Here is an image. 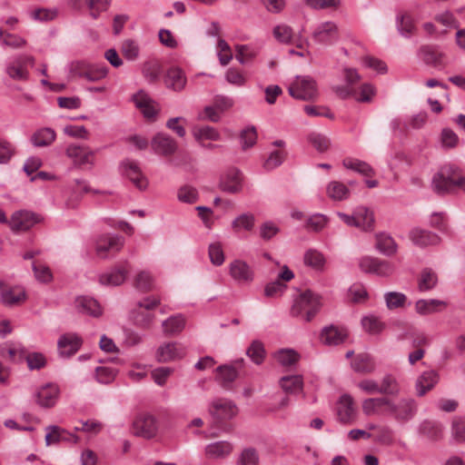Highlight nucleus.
Here are the masks:
<instances>
[{"instance_id":"ddd939ff","label":"nucleus","mask_w":465,"mask_h":465,"mask_svg":"<svg viewBox=\"0 0 465 465\" xmlns=\"http://www.w3.org/2000/svg\"><path fill=\"white\" fill-rule=\"evenodd\" d=\"M121 172L139 190H145L148 186L147 178L142 173L138 163L133 160H125L121 163Z\"/></svg>"},{"instance_id":"6e6552de","label":"nucleus","mask_w":465,"mask_h":465,"mask_svg":"<svg viewBox=\"0 0 465 465\" xmlns=\"http://www.w3.org/2000/svg\"><path fill=\"white\" fill-rule=\"evenodd\" d=\"M358 264L361 272L379 277H389L395 270L394 265L391 262L371 256L360 258Z\"/></svg>"},{"instance_id":"a19ab883","label":"nucleus","mask_w":465,"mask_h":465,"mask_svg":"<svg viewBox=\"0 0 465 465\" xmlns=\"http://www.w3.org/2000/svg\"><path fill=\"white\" fill-rule=\"evenodd\" d=\"M376 249L385 256H392L398 251V244L389 234L380 233L376 235Z\"/></svg>"},{"instance_id":"49530a36","label":"nucleus","mask_w":465,"mask_h":465,"mask_svg":"<svg viewBox=\"0 0 465 465\" xmlns=\"http://www.w3.org/2000/svg\"><path fill=\"white\" fill-rule=\"evenodd\" d=\"M246 355L256 365L262 364L266 356L263 343L258 340L252 341L246 350Z\"/></svg>"},{"instance_id":"f8f14e48","label":"nucleus","mask_w":465,"mask_h":465,"mask_svg":"<svg viewBox=\"0 0 465 465\" xmlns=\"http://www.w3.org/2000/svg\"><path fill=\"white\" fill-rule=\"evenodd\" d=\"M27 300V292L22 285L5 287L0 292V302L5 307H17Z\"/></svg>"},{"instance_id":"c9c22d12","label":"nucleus","mask_w":465,"mask_h":465,"mask_svg":"<svg viewBox=\"0 0 465 465\" xmlns=\"http://www.w3.org/2000/svg\"><path fill=\"white\" fill-rule=\"evenodd\" d=\"M232 451V445L226 440H221L210 443L205 446L204 452L209 459H223L231 454Z\"/></svg>"},{"instance_id":"ea45409f","label":"nucleus","mask_w":465,"mask_h":465,"mask_svg":"<svg viewBox=\"0 0 465 465\" xmlns=\"http://www.w3.org/2000/svg\"><path fill=\"white\" fill-rule=\"evenodd\" d=\"M275 361L283 368L291 369L300 360V354L292 349H281L274 352Z\"/></svg>"},{"instance_id":"bb28decb","label":"nucleus","mask_w":465,"mask_h":465,"mask_svg":"<svg viewBox=\"0 0 465 465\" xmlns=\"http://www.w3.org/2000/svg\"><path fill=\"white\" fill-rule=\"evenodd\" d=\"M133 100L143 116H156L160 113L159 104L143 91L135 94Z\"/></svg>"},{"instance_id":"0e129e2a","label":"nucleus","mask_w":465,"mask_h":465,"mask_svg":"<svg viewBox=\"0 0 465 465\" xmlns=\"http://www.w3.org/2000/svg\"><path fill=\"white\" fill-rule=\"evenodd\" d=\"M121 52L124 58L130 61H134L139 56L140 48L135 41L127 39L122 43Z\"/></svg>"},{"instance_id":"39448f33","label":"nucleus","mask_w":465,"mask_h":465,"mask_svg":"<svg viewBox=\"0 0 465 465\" xmlns=\"http://www.w3.org/2000/svg\"><path fill=\"white\" fill-rule=\"evenodd\" d=\"M44 222V217L30 210H18L11 215L8 225L12 232L18 233L26 232L35 225Z\"/></svg>"},{"instance_id":"1a4fd4ad","label":"nucleus","mask_w":465,"mask_h":465,"mask_svg":"<svg viewBox=\"0 0 465 465\" xmlns=\"http://www.w3.org/2000/svg\"><path fill=\"white\" fill-rule=\"evenodd\" d=\"M291 96L300 100H311L318 94L317 84L310 76H297L289 86Z\"/></svg>"},{"instance_id":"3c124183","label":"nucleus","mask_w":465,"mask_h":465,"mask_svg":"<svg viewBox=\"0 0 465 465\" xmlns=\"http://www.w3.org/2000/svg\"><path fill=\"white\" fill-rule=\"evenodd\" d=\"M384 301L389 310H397L406 306L408 298L402 292H388L384 293Z\"/></svg>"},{"instance_id":"393cba45","label":"nucleus","mask_w":465,"mask_h":465,"mask_svg":"<svg viewBox=\"0 0 465 465\" xmlns=\"http://www.w3.org/2000/svg\"><path fill=\"white\" fill-rule=\"evenodd\" d=\"M153 151L160 155L169 156L173 154L177 150L176 142L170 136L159 133L152 140Z\"/></svg>"},{"instance_id":"f704fd0d","label":"nucleus","mask_w":465,"mask_h":465,"mask_svg":"<svg viewBox=\"0 0 465 465\" xmlns=\"http://www.w3.org/2000/svg\"><path fill=\"white\" fill-rule=\"evenodd\" d=\"M303 262L316 272H322L325 269L327 260L321 251L310 248L304 252Z\"/></svg>"},{"instance_id":"5701e85b","label":"nucleus","mask_w":465,"mask_h":465,"mask_svg":"<svg viewBox=\"0 0 465 465\" xmlns=\"http://www.w3.org/2000/svg\"><path fill=\"white\" fill-rule=\"evenodd\" d=\"M35 59L32 55L20 54L16 56L6 67V74L15 80H25L28 72L25 69L26 64H33Z\"/></svg>"},{"instance_id":"bf43d9fd","label":"nucleus","mask_w":465,"mask_h":465,"mask_svg":"<svg viewBox=\"0 0 465 465\" xmlns=\"http://www.w3.org/2000/svg\"><path fill=\"white\" fill-rule=\"evenodd\" d=\"M329 218L325 214L322 213H314L311 215L307 222L306 226L309 230L319 232L322 231L328 224Z\"/></svg>"},{"instance_id":"e433bc0d","label":"nucleus","mask_w":465,"mask_h":465,"mask_svg":"<svg viewBox=\"0 0 465 465\" xmlns=\"http://www.w3.org/2000/svg\"><path fill=\"white\" fill-rule=\"evenodd\" d=\"M75 307L82 312L94 317H98L102 314V308L99 302L89 296H79L75 299Z\"/></svg>"},{"instance_id":"c85d7f7f","label":"nucleus","mask_w":465,"mask_h":465,"mask_svg":"<svg viewBox=\"0 0 465 465\" xmlns=\"http://www.w3.org/2000/svg\"><path fill=\"white\" fill-rule=\"evenodd\" d=\"M448 306V302L439 299H420L415 302V312L420 315H430L441 312Z\"/></svg>"},{"instance_id":"20e7f679","label":"nucleus","mask_w":465,"mask_h":465,"mask_svg":"<svg viewBox=\"0 0 465 465\" xmlns=\"http://www.w3.org/2000/svg\"><path fill=\"white\" fill-rule=\"evenodd\" d=\"M416 401L408 397L389 398L386 407V416L391 417L400 424L411 420L417 413Z\"/></svg>"},{"instance_id":"6e6d98bb","label":"nucleus","mask_w":465,"mask_h":465,"mask_svg":"<svg viewBox=\"0 0 465 465\" xmlns=\"http://www.w3.org/2000/svg\"><path fill=\"white\" fill-rule=\"evenodd\" d=\"M257 131L254 126H247L240 133V144L242 150L252 148L257 142Z\"/></svg>"},{"instance_id":"8fccbe9b","label":"nucleus","mask_w":465,"mask_h":465,"mask_svg":"<svg viewBox=\"0 0 465 465\" xmlns=\"http://www.w3.org/2000/svg\"><path fill=\"white\" fill-rule=\"evenodd\" d=\"M55 139V133L51 128H41L37 130L31 138L35 146L41 147L52 143Z\"/></svg>"},{"instance_id":"f257e3e1","label":"nucleus","mask_w":465,"mask_h":465,"mask_svg":"<svg viewBox=\"0 0 465 465\" xmlns=\"http://www.w3.org/2000/svg\"><path fill=\"white\" fill-rule=\"evenodd\" d=\"M432 188L439 194L465 192V178L460 176L459 170L452 164H445L432 177Z\"/></svg>"},{"instance_id":"7c9ffc66","label":"nucleus","mask_w":465,"mask_h":465,"mask_svg":"<svg viewBox=\"0 0 465 465\" xmlns=\"http://www.w3.org/2000/svg\"><path fill=\"white\" fill-rule=\"evenodd\" d=\"M439 381V374L433 370L423 371L417 379L415 387L417 394L423 396L430 391Z\"/></svg>"},{"instance_id":"a878e982","label":"nucleus","mask_w":465,"mask_h":465,"mask_svg":"<svg viewBox=\"0 0 465 465\" xmlns=\"http://www.w3.org/2000/svg\"><path fill=\"white\" fill-rule=\"evenodd\" d=\"M46 434H45V444L47 446H50L52 444H55L60 441H67V442H73L76 443L79 440L78 436H76L74 433H71L64 429L51 425L46 427L45 429Z\"/></svg>"},{"instance_id":"13d9d810","label":"nucleus","mask_w":465,"mask_h":465,"mask_svg":"<svg viewBox=\"0 0 465 465\" xmlns=\"http://www.w3.org/2000/svg\"><path fill=\"white\" fill-rule=\"evenodd\" d=\"M361 326L365 331L371 334L380 333L384 328V324L378 317L374 315H367L362 317Z\"/></svg>"},{"instance_id":"4d7b16f0","label":"nucleus","mask_w":465,"mask_h":465,"mask_svg":"<svg viewBox=\"0 0 465 465\" xmlns=\"http://www.w3.org/2000/svg\"><path fill=\"white\" fill-rule=\"evenodd\" d=\"M208 255L210 258V262L214 266H221L225 260V255L222 243L220 242H214L210 243L208 247Z\"/></svg>"},{"instance_id":"412c9836","label":"nucleus","mask_w":465,"mask_h":465,"mask_svg":"<svg viewBox=\"0 0 465 465\" xmlns=\"http://www.w3.org/2000/svg\"><path fill=\"white\" fill-rule=\"evenodd\" d=\"M336 412L338 420L343 424H351L356 418V410L354 407V401L349 394H343L340 397Z\"/></svg>"},{"instance_id":"338daca9","label":"nucleus","mask_w":465,"mask_h":465,"mask_svg":"<svg viewBox=\"0 0 465 465\" xmlns=\"http://www.w3.org/2000/svg\"><path fill=\"white\" fill-rule=\"evenodd\" d=\"M178 200L185 203H193L199 198V193L196 188L191 185H183L178 190Z\"/></svg>"},{"instance_id":"0eeeda50","label":"nucleus","mask_w":465,"mask_h":465,"mask_svg":"<svg viewBox=\"0 0 465 465\" xmlns=\"http://www.w3.org/2000/svg\"><path fill=\"white\" fill-rule=\"evenodd\" d=\"M124 244V239L120 235L114 233L103 234L98 237L95 242L96 255L101 259H109L119 252Z\"/></svg>"},{"instance_id":"9d476101","label":"nucleus","mask_w":465,"mask_h":465,"mask_svg":"<svg viewBox=\"0 0 465 465\" xmlns=\"http://www.w3.org/2000/svg\"><path fill=\"white\" fill-rule=\"evenodd\" d=\"M186 355L185 346L178 341H163L155 351V360L160 363L182 360Z\"/></svg>"},{"instance_id":"f3484780","label":"nucleus","mask_w":465,"mask_h":465,"mask_svg":"<svg viewBox=\"0 0 465 465\" xmlns=\"http://www.w3.org/2000/svg\"><path fill=\"white\" fill-rule=\"evenodd\" d=\"M134 434L146 439L153 438L157 431V421L154 416L149 413L139 415L134 421Z\"/></svg>"},{"instance_id":"5fc2aeb1","label":"nucleus","mask_w":465,"mask_h":465,"mask_svg":"<svg viewBox=\"0 0 465 465\" xmlns=\"http://www.w3.org/2000/svg\"><path fill=\"white\" fill-rule=\"evenodd\" d=\"M216 371L217 379L223 387H229L238 375L236 369L231 365L220 366Z\"/></svg>"},{"instance_id":"052dcab7","label":"nucleus","mask_w":465,"mask_h":465,"mask_svg":"<svg viewBox=\"0 0 465 465\" xmlns=\"http://www.w3.org/2000/svg\"><path fill=\"white\" fill-rule=\"evenodd\" d=\"M117 370L109 366H99L95 369V379L99 383L109 384L116 377Z\"/></svg>"},{"instance_id":"58836bf2","label":"nucleus","mask_w":465,"mask_h":465,"mask_svg":"<svg viewBox=\"0 0 465 465\" xmlns=\"http://www.w3.org/2000/svg\"><path fill=\"white\" fill-rule=\"evenodd\" d=\"M255 215L250 212L237 215L232 222V229L235 233L251 232L255 226Z\"/></svg>"},{"instance_id":"de8ad7c7","label":"nucleus","mask_w":465,"mask_h":465,"mask_svg":"<svg viewBox=\"0 0 465 465\" xmlns=\"http://www.w3.org/2000/svg\"><path fill=\"white\" fill-rule=\"evenodd\" d=\"M163 332L173 335L181 332L185 326V320L182 315L171 316L163 322Z\"/></svg>"},{"instance_id":"774afa93","label":"nucleus","mask_w":465,"mask_h":465,"mask_svg":"<svg viewBox=\"0 0 465 465\" xmlns=\"http://www.w3.org/2000/svg\"><path fill=\"white\" fill-rule=\"evenodd\" d=\"M280 232V227L272 221H266L260 226L259 234L264 241H270Z\"/></svg>"},{"instance_id":"dca6fc26","label":"nucleus","mask_w":465,"mask_h":465,"mask_svg":"<svg viewBox=\"0 0 465 465\" xmlns=\"http://www.w3.org/2000/svg\"><path fill=\"white\" fill-rule=\"evenodd\" d=\"M409 236L411 242L420 248L438 246L441 243L440 235L419 227L413 228Z\"/></svg>"},{"instance_id":"4c0bfd02","label":"nucleus","mask_w":465,"mask_h":465,"mask_svg":"<svg viewBox=\"0 0 465 465\" xmlns=\"http://www.w3.org/2000/svg\"><path fill=\"white\" fill-rule=\"evenodd\" d=\"M355 219L356 228H359L364 232H371L374 226V215L373 213L367 207L359 206L355 208Z\"/></svg>"},{"instance_id":"69168bd1","label":"nucleus","mask_w":465,"mask_h":465,"mask_svg":"<svg viewBox=\"0 0 465 465\" xmlns=\"http://www.w3.org/2000/svg\"><path fill=\"white\" fill-rule=\"evenodd\" d=\"M397 27L404 36H410L414 30V24L411 16L408 14H401L397 16Z\"/></svg>"},{"instance_id":"79ce46f5","label":"nucleus","mask_w":465,"mask_h":465,"mask_svg":"<svg viewBox=\"0 0 465 465\" xmlns=\"http://www.w3.org/2000/svg\"><path fill=\"white\" fill-rule=\"evenodd\" d=\"M25 353L26 350L21 343H9L0 348V356L14 362L25 359Z\"/></svg>"},{"instance_id":"2eb2a0df","label":"nucleus","mask_w":465,"mask_h":465,"mask_svg":"<svg viewBox=\"0 0 465 465\" xmlns=\"http://www.w3.org/2000/svg\"><path fill=\"white\" fill-rule=\"evenodd\" d=\"M129 272L128 263L115 266L98 275V281L104 286H119L124 282Z\"/></svg>"},{"instance_id":"c756f323","label":"nucleus","mask_w":465,"mask_h":465,"mask_svg":"<svg viewBox=\"0 0 465 465\" xmlns=\"http://www.w3.org/2000/svg\"><path fill=\"white\" fill-rule=\"evenodd\" d=\"M388 397H376L365 399L361 403L362 412L364 415L371 416H386V407Z\"/></svg>"},{"instance_id":"c03bdc74","label":"nucleus","mask_w":465,"mask_h":465,"mask_svg":"<svg viewBox=\"0 0 465 465\" xmlns=\"http://www.w3.org/2000/svg\"><path fill=\"white\" fill-rule=\"evenodd\" d=\"M351 367L357 372L371 373L375 370V362L369 354L360 353L352 361Z\"/></svg>"},{"instance_id":"7ed1b4c3","label":"nucleus","mask_w":465,"mask_h":465,"mask_svg":"<svg viewBox=\"0 0 465 465\" xmlns=\"http://www.w3.org/2000/svg\"><path fill=\"white\" fill-rule=\"evenodd\" d=\"M161 300L157 296L150 295L138 301L130 312V319L140 328H150L155 313L154 310L160 305Z\"/></svg>"},{"instance_id":"4468645a","label":"nucleus","mask_w":465,"mask_h":465,"mask_svg":"<svg viewBox=\"0 0 465 465\" xmlns=\"http://www.w3.org/2000/svg\"><path fill=\"white\" fill-rule=\"evenodd\" d=\"M82 344L83 340L78 334L64 333L57 341L58 353L63 358H70L80 350Z\"/></svg>"},{"instance_id":"cd10ccee","label":"nucleus","mask_w":465,"mask_h":465,"mask_svg":"<svg viewBox=\"0 0 465 465\" xmlns=\"http://www.w3.org/2000/svg\"><path fill=\"white\" fill-rule=\"evenodd\" d=\"M419 55L428 65H431L436 68L443 67L445 65V54L440 52L437 46L423 45L419 50Z\"/></svg>"},{"instance_id":"a211bd4d","label":"nucleus","mask_w":465,"mask_h":465,"mask_svg":"<svg viewBox=\"0 0 465 465\" xmlns=\"http://www.w3.org/2000/svg\"><path fill=\"white\" fill-rule=\"evenodd\" d=\"M66 156L78 167L94 164V152L85 146L70 144L65 151Z\"/></svg>"},{"instance_id":"6ab92c4d","label":"nucleus","mask_w":465,"mask_h":465,"mask_svg":"<svg viewBox=\"0 0 465 465\" xmlns=\"http://www.w3.org/2000/svg\"><path fill=\"white\" fill-rule=\"evenodd\" d=\"M312 38L316 43L322 45H331L339 38L338 26L334 22H324L317 26L312 34Z\"/></svg>"},{"instance_id":"680f3d73","label":"nucleus","mask_w":465,"mask_h":465,"mask_svg":"<svg viewBox=\"0 0 465 465\" xmlns=\"http://www.w3.org/2000/svg\"><path fill=\"white\" fill-rule=\"evenodd\" d=\"M272 33L278 42L284 45L292 43L293 32L291 26L287 25H276Z\"/></svg>"},{"instance_id":"09e8293b","label":"nucleus","mask_w":465,"mask_h":465,"mask_svg":"<svg viewBox=\"0 0 465 465\" xmlns=\"http://www.w3.org/2000/svg\"><path fill=\"white\" fill-rule=\"evenodd\" d=\"M232 106V101L227 97L218 96L213 105L205 107L206 116H216L227 112Z\"/></svg>"},{"instance_id":"9b49d317","label":"nucleus","mask_w":465,"mask_h":465,"mask_svg":"<svg viewBox=\"0 0 465 465\" xmlns=\"http://www.w3.org/2000/svg\"><path fill=\"white\" fill-rule=\"evenodd\" d=\"M236 405L230 400H214L210 407L209 412L216 422H222L232 419L237 414Z\"/></svg>"},{"instance_id":"603ef678","label":"nucleus","mask_w":465,"mask_h":465,"mask_svg":"<svg viewBox=\"0 0 465 465\" xmlns=\"http://www.w3.org/2000/svg\"><path fill=\"white\" fill-rule=\"evenodd\" d=\"M155 279L151 272L141 271L134 279V285L136 289L142 292H148L154 288Z\"/></svg>"},{"instance_id":"f03ea898","label":"nucleus","mask_w":465,"mask_h":465,"mask_svg":"<svg viewBox=\"0 0 465 465\" xmlns=\"http://www.w3.org/2000/svg\"><path fill=\"white\" fill-rule=\"evenodd\" d=\"M322 296L312 290L301 292L293 301L291 309L292 315L310 322L320 311L322 302Z\"/></svg>"},{"instance_id":"a18cd8bd","label":"nucleus","mask_w":465,"mask_h":465,"mask_svg":"<svg viewBox=\"0 0 465 465\" xmlns=\"http://www.w3.org/2000/svg\"><path fill=\"white\" fill-rule=\"evenodd\" d=\"M280 385L288 393H299L303 388L302 377L301 375L284 376L280 380Z\"/></svg>"},{"instance_id":"37998d69","label":"nucleus","mask_w":465,"mask_h":465,"mask_svg":"<svg viewBox=\"0 0 465 465\" xmlns=\"http://www.w3.org/2000/svg\"><path fill=\"white\" fill-rule=\"evenodd\" d=\"M438 284V275L431 268H424L418 280V288L421 292L433 290Z\"/></svg>"},{"instance_id":"72a5a7b5","label":"nucleus","mask_w":465,"mask_h":465,"mask_svg":"<svg viewBox=\"0 0 465 465\" xmlns=\"http://www.w3.org/2000/svg\"><path fill=\"white\" fill-rule=\"evenodd\" d=\"M342 165L346 169L353 171L364 177H373L375 175V170L370 163L354 157L344 158L342 160Z\"/></svg>"},{"instance_id":"864d4df0","label":"nucleus","mask_w":465,"mask_h":465,"mask_svg":"<svg viewBox=\"0 0 465 465\" xmlns=\"http://www.w3.org/2000/svg\"><path fill=\"white\" fill-rule=\"evenodd\" d=\"M193 135L196 141L203 143L205 140L217 141L220 139L219 133L210 126H195L193 129Z\"/></svg>"},{"instance_id":"b1692460","label":"nucleus","mask_w":465,"mask_h":465,"mask_svg":"<svg viewBox=\"0 0 465 465\" xmlns=\"http://www.w3.org/2000/svg\"><path fill=\"white\" fill-rule=\"evenodd\" d=\"M59 394L60 390L57 384L46 383L36 391V402L43 408H51L56 403Z\"/></svg>"},{"instance_id":"473e14b6","label":"nucleus","mask_w":465,"mask_h":465,"mask_svg":"<svg viewBox=\"0 0 465 465\" xmlns=\"http://www.w3.org/2000/svg\"><path fill=\"white\" fill-rule=\"evenodd\" d=\"M326 195L334 202H342L349 199L351 195L350 188L340 181H331L326 185Z\"/></svg>"},{"instance_id":"2f4dec72","label":"nucleus","mask_w":465,"mask_h":465,"mask_svg":"<svg viewBox=\"0 0 465 465\" xmlns=\"http://www.w3.org/2000/svg\"><path fill=\"white\" fill-rule=\"evenodd\" d=\"M186 82L183 71L178 67L170 68L164 76L165 86L175 92L182 91L185 87Z\"/></svg>"},{"instance_id":"4be33fe9","label":"nucleus","mask_w":465,"mask_h":465,"mask_svg":"<svg viewBox=\"0 0 465 465\" xmlns=\"http://www.w3.org/2000/svg\"><path fill=\"white\" fill-rule=\"evenodd\" d=\"M347 329L341 326H325L320 335L321 342L327 346H337L347 339Z\"/></svg>"},{"instance_id":"aec40b11","label":"nucleus","mask_w":465,"mask_h":465,"mask_svg":"<svg viewBox=\"0 0 465 465\" xmlns=\"http://www.w3.org/2000/svg\"><path fill=\"white\" fill-rule=\"evenodd\" d=\"M242 173L238 169L232 168L222 175L219 185L225 193H238L242 190Z\"/></svg>"},{"instance_id":"423d86ee","label":"nucleus","mask_w":465,"mask_h":465,"mask_svg":"<svg viewBox=\"0 0 465 465\" xmlns=\"http://www.w3.org/2000/svg\"><path fill=\"white\" fill-rule=\"evenodd\" d=\"M228 273L237 285H251L256 278L253 267L241 258L230 262L228 264Z\"/></svg>"},{"instance_id":"e2e57ef3","label":"nucleus","mask_w":465,"mask_h":465,"mask_svg":"<svg viewBox=\"0 0 465 465\" xmlns=\"http://www.w3.org/2000/svg\"><path fill=\"white\" fill-rule=\"evenodd\" d=\"M260 463V457L257 452V450L253 448H247L244 449L238 460H237V465H259Z\"/></svg>"}]
</instances>
